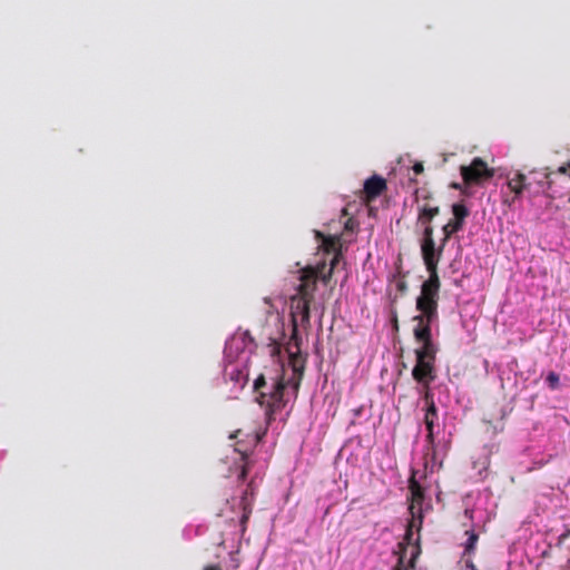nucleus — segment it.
<instances>
[{
	"instance_id": "obj_7",
	"label": "nucleus",
	"mask_w": 570,
	"mask_h": 570,
	"mask_svg": "<svg viewBox=\"0 0 570 570\" xmlns=\"http://www.w3.org/2000/svg\"><path fill=\"white\" fill-rule=\"evenodd\" d=\"M416 528L417 531H420L421 527L419 528V519L413 518L407 523L404 541L399 544L401 549L400 558L402 557L403 566H405L409 570H412L414 568L415 559L420 554V546H419V538L413 543V529Z\"/></svg>"
},
{
	"instance_id": "obj_19",
	"label": "nucleus",
	"mask_w": 570,
	"mask_h": 570,
	"mask_svg": "<svg viewBox=\"0 0 570 570\" xmlns=\"http://www.w3.org/2000/svg\"><path fill=\"white\" fill-rule=\"evenodd\" d=\"M465 534L468 535V540L464 546V554L471 556L474 553L479 540V534L473 530L465 531Z\"/></svg>"
},
{
	"instance_id": "obj_17",
	"label": "nucleus",
	"mask_w": 570,
	"mask_h": 570,
	"mask_svg": "<svg viewBox=\"0 0 570 570\" xmlns=\"http://www.w3.org/2000/svg\"><path fill=\"white\" fill-rule=\"evenodd\" d=\"M417 209V222L421 223L424 228L432 226L433 218L440 213L439 206H430L429 204L420 205Z\"/></svg>"
},
{
	"instance_id": "obj_6",
	"label": "nucleus",
	"mask_w": 570,
	"mask_h": 570,
	"mask_svg": "<svg viewBox=\"0 0 570 570\" xmlns=\"http://www.w3.org/2000/svg\"><path fill=\"white\" fill-rule=\"evenodd\" d=\"M460 173L464 187L479 186L494 176V169L480 157H475L470 165H462Z\"/></svg>"
},
{
	"instance_id": "obj_15",
	"label": "nucleus",
	"mask_w": 570,
	"mask_h": 570,
	"mask_svg": "<svg viewBox=\"0 0 570 570\" xmlns=\"http://www.w3.org/2000/svg\"><path fill=\"white\" fill-rule=\"evenodd\" d=\"M527 176L532 180L530 197H535L550 187V174L544 170H531Z\"/></svg>"
},
{
	"instance_id": "obj_21",
	"label": "nucleus",
	"mask_w": 570,
	"mask_h": 570,
	"mask_svg": "<svg viewBox=\"0 0 570 570\" xmlns=\"http://www.w3.org/2000/svg\"><path fill=\"white\" fill-rule=\"evenodd\" d=\"M341 258H342V253L341 252H336L334 254L333 258L331 259L330 268L327 269L328 271L327 274L322 277L324 282H327V279L331 278L333 269L338 264Z\"/></svg>"
},
{
	"instance_id": "obj_14",
	"label": "nucleus",
	"mask_w": 570,
	"mask_h": 570,
	"mask_svg": "<svg viewBox=\"0 0 570 570\" xmlns=\"http://www.w3.org/2000/svg\"><path fill=\"white\" fill-rule=\"evenodd\" d=\"M386 189V180L377 175H373L364 183V198L371 202L379 197Z\"/></svg>"
},
{
	"instance_id": "obj_11",
	"label": "nucleus",
	"mask_w": 570,
	"mask_h": 570,
	"mask_svg": "<svg viewBox=\"0 0 570 570\" xmlns=\"http://www.w3.org/2000/svg\"><path fill=\"white\" fill-rule=\"evenodd\" d=\"M452 213L454 218L442 228L444 242H448L454 233H458L463 228L464 219L469 216L468 208L460 203L453 204Z\"/></svg>"
},
{
	"instance_id": "obj_32",
	"label": "nucleus",
	"mask_w": 570,
	"mask_h": 570,
	"mask_svg": "<svg viewBox=\"0 0 570 570\" xmlns=\"http://www.w3.org/2000/svg\"><path fill=\"white\" fill-rule=\"evenodd\" d=\"M393 326H394V328L396 331L399 330V322H397V316L396 315H394V317H393Z\"/></svg>"
},
{
	"instance_id": "obj_16",
	"label": "nucleus",
	"mask_w": 570,
	"mask_h": 570,
	"mask_svg": "<svg viewBox=\"0 0 570 570\" xmlns=\"http://www.w3.org/2000/svg\"><path fill=\"white\" fill-rule=\"evenodd\" d=\"M249 495L250 497L254 495V492L252 489V482L248 484V488L244 491V493L240 498L242 517L239 519V524H240L242 533H245V531L247 529V522H248L249 517L253 511V502H252V499L248 498Z\"/></svg>"
},
{
	"instance_id": "obj_29",
	"label": "nucleus",
	"mask_w": 570,
	"mask_h": 570,
	"mask_svg": "<svg viewBox=\"0 0 570 570\" xmlns=\"http://www.w3.org/2000/svg\"><path fill=\"white\" fill-rule=\"evenodd\" d=\"M394 570H409L405 566H403L402 557L399 558L397 564L395 566Z\"/></svg>"
},
{
	"instance_id": "obj_34",
	"label": "nucleus",
	"mask_w": 570,
	"mask_h": 570,
	"mask_svg": "<svg viewBox=\"0 0 570 570\" xmlns=\"http://www.w3.org/2000/svg\"><path fill=\"white\" fill-rule=\"evenodd\" d=\"M415 196H416V199H419V197H420V190H416V191H415Z\"/></svg>"
},
{
	"instance_id": "obj_12",
	"label": "nucleus",
	"mask_w": 570,
	"mask_h": 570,
	"mask_svg": "<svg viewBox=\"0 0 570 570\" xmlns=\"http://www.w3.org/2000/svg\"><path fill=\"white\" fill-rule=\"evenodd\" d=\"M302 338L299 337L298 346L289 338L286 351L288 352L289 366L295 376L303 377L305 371L306 358L301 353Z\"/></svg>"
},
{
	"instance_id": "obj_2",
	"label": "nucleus",
	"mask_w": 570,
	"mask_h": 570,
	"mask_svg": "<svg viewBox=\"0 0 570 570\" xmlns=\"http://www.w3.org/2000/svg\"><path fill=\"white\" fill-rule=\"evenodd\" d=\"M429 278L423 282L421 293L416 298L415 307L420 312L419 315L413 317L416 323L413 331L421 328L431 330L432 324L438 321V302L441 281L438 272H428Z\"/></svg>"
},
{
	"instance_id": "obj_5",
	"label": "nucleus",
	"mask_w": 570,
	"mask_h": 570,
	"mask_svg": "<svg viewBox=\"0 0 570 570\" xmlns=\"http://www.w3.org/2000/svg\"><path fill=\"white\" fill-rule=\"evenodd\" d=\"M423 399L426 403V410L424 415V424L428 432L425 438V455L426 458H430L431 463L434 464L436 460L434 426L439 420L438 407L435 405L433 394L430 391L424 392Z\"/></svg>"
},
{
	"instance_id": "obj_18",
	"label": "nucleus",
	"mask_w": 570,
	"mask_h": 570,
	"mask_svg": "<svg viewBox=\"0 0 570 570\" xmlns=\"http://www.w3.org/2000/svg\"><path fill=\"white\" fill-rule=\"evenodd\" d=\"M322 246L326 253L341 252V240L337 236L323 237Z\"/></svg>"
},
{
	"instance_id": "obj_28",
	"label": "nucleus",
	"mask_w": 570,
	"mask_h": 570,
	"mask_svg": "<svg viewBox=\"0 0 570 570\" xmlns=\"http://www.w3.org/2000/svg\"><path fill=\"white\" fill-rule=\"evenodd\" d=\"M424 170V167H423V164L422 163H416L414 164L413 166V171L416 174V175H420L422 174Z\"/></svg>"
},
{
	"instance_id": "obj_9",
	"label": "nucleus",
	"mask_w": 570,
	"mask_h": 570,
	"mask_svg": "<svg viewBox=\"0 0 570 570\" xmlns=\"http://www.w3.org/2000/svg\"><path fill=\"white\" fill-rule=\"evenodd\" d=\"M326 264H318L314 267H306L302 273L299 278L301 283L297 287V296L305 297L307 299H314V293L316 291V282L318 278V271H325Z\"/></svg>"
},
{
	"instance_id": "obj_13",
	"label": "nucleus",
	"mask_w": 570,
	"mask_h": 570,
	"mask_svg": "<svg viewBox=\"0 0 570 570\" xmlns=\"http://www.w3.org/2000/svg\"><path fill=\"white\" fill-rule=\"evenodd\" d=\"M532 180L525 174L518 171L508 180L509 189L514 194L512 202L518 199L524 191L530 195Z\"/></svg>"
},
{
	"instance_id": "obj_31",
	"label": "nucleus",
	"mask_w": 570,
	"mask_h": 570,
	"mask_svg": "<svg viewBox=\"0 0 570 570\" xmlns=\"http://www.w3.org/2000/svg\"><path fill=\"white\" fill-rule=\"evenodd\" d=\"M397 288H399L400 291L404 292V291L406 289V284H405L404 282H400V283L397 284Z\"/></svg>"
},
{
	"instance_id": "obj_23",
	"label": "nucleus",
	"mask_w": 570,
	"mask_h": 570,
	"mask_svg": "<svg viewBox=\"0 0 570 570\" xmlns=\"http://www.w3.org/2000/svg\"><path fill=\"white\" fill-rule=\"evenodd\" d=\"M303 377H299V376H295L293 374V377L289 379L287 382H286V385L289 384L295 393V396L297 395L298 393V390H299V385H301V381H302Z\"/></svg>"
},
{
	"instance_id": "obj_10",
	"label": "nucleus",
	"mask_w": 570,
	"mask_h": 570,
	"mask_svg": "<svg viewBox=\"0 0 570 570\" xmlns=\"http://www.w3.org/2000/svg\"><path fill=\"white\" fill-rule=\"evenodd\" d=\"M409 490H410V494H411V504L409 507V511L411 513V517L419 519V528H420V527H422V521H423L422 503L424 500V489L415 480L414 474L409 480Z\"/></svg>"
},
{
	"instance_id": "obj_3",
	"label": "nucleus",
	"mask_w": 570,
	"mask_h": 570,
	"mask_svg": "<svg viewBox=\"0 0 570 570\" xmlns=\"http://www.w3.org/2000/svg\"><path fill=\"white\" fill-rule=\"evenodd\" d=\"M254 392L256 393V402L265 409L267 422L274 420L275 414L286 406L284 393L286 381L284 373L272 379L271 384L266 381L264 374L257 376L254 381Z\"/></svg>"
},
{
	"instance_id": "obj_27",
	"label": "nucleus",
	"mask_w": 570,
	"mask_h": 570,
	"mask_svg": "<svg viewBox=\"0 0 570 570\" xmlns=\"http://www.w3.org/2000/svg\"><path fill=\"white\" fill-rule=\"evenodd\" d=\"M569 170H570V167H568V161L564 163L563 165H561L558 169H557V173L558 174H562V175H566L568 174L569 175Z\"/></svg>"
},
{
	"instance_id": "obj_24",
	"label": "nucleus",
	"mask_w": 570,
	"mask_h": 570,
	"mask_svg": "<svg viewBox=\"0 0 570 570\" xmlns=\"http://www.w3.org/2000/svg\"><path fill=\"white\" fill-rule=\"evenodd\" d=\"M281 353V344H278L275 340L271 343V355L276 356Z\"/></svg>"
},
{
	"instance_id": "obj_20",
	"label": "nucleus",
	"mask_w": 570,
	"mask_h": 570,
	"mask_svg": "<svg viewBox=\"0 0 570 570\" xmlns=\"http://www.w3.org/2000/svg\"><path fill=\"white\" fill-rule=\"evenodd\" d=\"M235 451L240 454V460L243 462L242 468H240V472L238 474V480L239 481H244L247 478L249 469H250V464H249V461H248V454H247V452L242 451L238 448H236Z\"/></svg>"
},
{
	"instance_id": "obj_22",
	"label": "nucleus",
	"mask_w": 570,
	"mask_h": 570,
	"mask_svg": "<svg viewBox=\"0 0 570 570\" xmlns=\"http://www.w3.org/2000/svg\"><path fill=\"white\" fill-rule=\"evenodd\" d=\"M546 382L552 390H554L559 386V375L554 372H550L546 377Z\"/></svg>"
},
{
	"instance_id": "obj_33",
	"label": "nucleus",
	"mask_w": 570,
	"mask_h": 570,
	"mask_svg": "<svg viewBox=\"0 0 570 570\" xmlns=\"http://www.w3.org/2000/svg\"><path fill=\"white\" fill-rule=\"evenodd\" d=\"M423 193H424L423 198H424V199H429V198H430L429 193H425V191H423Z\"/></svg>"
},
{
	"instance_id": "obj_4",
	"label": "nucleus",
	"mask_w": 570,
	"mask_h": 570,
	"mask_svg": "<svg viewBox=\"0 0 570 570\" xmlns=\"http://www.w3.org/2000/svg\"><path fill=\"white\" fill-rule=\"evenodd\" d=\"M444 238L436 247L434 240V228L429 226L423 228L422 238L420 242L421 255L428 272H438V265L441 261L445 244Z\"/></svg>"
},
{
	"instance_id": "obj_1",
	"label": "nucleus",
	"mask_w": 570,
	"mask_h": 570,
	"mask_svg": "<svg viewBox=\"0 0 570 570\" xmlns=\"http://www.w3.org/2000/svg\"><path fill=\"white\" fill-rule=\"evenodd\" d=\"M413 335L421 346L414 351L416 364L412 370V376L417 383L425 386L426 391H430L429 385L436 377L434 364L438 348L433 343L431 330L413 331Z\"/></svg>"
},
{
	"instance_id": "obj_35",
	"label": "nucleus",
	"mask_w": 570,
	"mask_h": 570,
	"mask_svg": "<svg viewBox=\"0 0 570 570\" xmlns=\"http://www.w3.org/2000/svg\"><path fill=\"white\" fill-rule=\"evenodd\" d=\"M569 203H570V197H569Z\"/></svg>"
},
{
	"instance_id": "obj_26",
	"label": "nucleus",
	"mask_w": 570,
	"mask_h": 570,
	"mask_svg": "<svg viewBox=\"0 0 570 570\" xmlns=\"http://www.w3.org/2000/svg\"><path fill=\"white\" fill-rule=\"evenodd\" d=\"M451 188L453 189H458V190H461L463 194H468L466 189L469 187H464V184H460V183H452L451 184Z\"/></svg>"
},
{
	"instance_id": "obj_8",
	"label": "nucleus",
	"mask_w": 570,
	"mask_h": 570,
	"mask_svg": "<svg viewBox=\"0 0 570 570\" xmlns=\"http://www.w3.org/2000/svg\"><path fill=\"white\" fill-rule=\"evenodd\" d=\"M312 299H307L301 296H293L291 299V317H292V341L298 346L299 336L297 330V317L303 326H309L311 321V303Z\"/></svg>"
},
{
	"instance_id": "obj_30",
	"label": "nucleus",
	"mask_w": 570,
	"mask_h": 570,
	"mask_svg": "<svg viewBox=\"0 0 570 570\" xmlns=\"http://www.w3.org/2000/svg\"><path fill=\"white\" fill-rule=\"evenodd\" d=\"M204 570H222V568L218 564H212V566L205 567Z\"/></svg>"
},
{
	"instance_id": "obj_25",
	"label": "nucleus",
	"mask_w": 570,
	"mask_h": 570,
	"mask_svg": "<svg viewBox=\"0 0 570 570\" xmlns=\"http://www.w3.org/2000/svg\"><path fill=\"white\" fill-rule=\"evenodd\" d=\"M357 226V223L353 219V218H348L346 222H345V225H344V228L346 230H351L353 232L355 229V227Z\"/></svg>"
}]
</instances>
